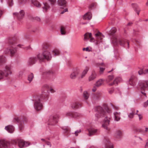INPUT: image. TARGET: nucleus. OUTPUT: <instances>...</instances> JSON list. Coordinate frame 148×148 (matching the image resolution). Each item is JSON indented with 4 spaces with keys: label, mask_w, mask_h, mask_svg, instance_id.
Masks as SVG:
<instances>
[{
    "label": "nucleus",
    "mask_w": 148,
    "mask_h": 148,
    "mask_svg": "<svg viewBox=\"0 0 148 148\" xmlns=\"http://www.w3.org/2000/svg\"><path fill=\"white\" fill-rule=\"evenodd\" d=\"M43 6L42 7L43 11L44 12H46L50 8L49 5L47 2L43 3Z\"/></svg>",
    "instance_id": "nucleus-29"
},
{
    "label": "nucleus",
    "mask_w": 148,
    "mask_h": 148,
    "mask_svg": "<svg viewBox=\"0 0 148 148\" xmlns=\"http://www.w3.org/2000/svg\"><path fill=\"white\" fill-rule=\"evenodd\" d=\"M3 71L6 77H8L12 73V66L9 65H6L5 67V70Z\"/></svg>",
    "instance_id": "nucleus-13"
},
{
    "label": "nucleus",
    "mask_w": 148,
    "mask_h": 148,
    "mask_svg": "<svg viewBox=\"0 0 148 148\" xmlns=\"http://www.w3.org/2000/svg\"><path fill=\"white\" fill-rule=\"evenodd\" d=\"M14 17H16L18 19H22L25 15V12L24 10H21L19 12H14L13 13Z\"/></svg>",
    "instance_id": "nucleus-15"
},
{
    "label": "nucleus",
    "mask_w": 148,
    "mask_h": 148,
    "mask_svg": "<svg viewBox=\"0 0 148 148\" xmlns=\"http://www.w3.org/2000/svg\"><path fill=\"white\" fill-rule=\"evenodd\" d=\"M60 32L61 34L62 35L65 34L66 32L65 31V28L63 27H62L60 29Z\"/></svg>",
    "instance_id": "nucleus-46"
},
{
    "label": "nucleus",
    "mask_w": 148,
    "mask_h": 148,
    "mask_svg": "<svg viewBox=\"0 0 148 148\" xmlns=\"http://www.w3.org/2000/svg\"><path fill=\"white\" fill-rule=\"evenodd\" d=\"M92 14L90 12H88L85 14L83 16V18L84 20H90L92 18Z\"/></svg>",
    "instance_id": "nucleus-27"
},
{
    "label": "nucleus",
    "mask_w": 148,
    "mask_h": 148,
    "mask_svg": "<svg viewBox=\"0 0 148 148\" xmlns=\"http://www.w3.org/2000/svg\"><path fill=\"white\" fill-rule=\"evenodd\" d=\"M110 116V115L106 116L104 120L103 124L102 125V127L105 129L109 130L110 129L108 127L109 125L110 122L111 120Z\"/></svg>",
    "instance_id": "nucleus-10"
},
{
    "label": "nucleus",
    "mask_w": 148,
    "mask_h": 148,
    "mask_svg": "<svg viewBox=\"0 0 148 148\" xmlns=\"http://www.w3.org/2000/svg\"><path fill=\"white\" fill-rule=\"evenodd\" d=\"M5 129L8 132L12 133L14 130V128L13 125H9L5 126Z\"/></svg>",
    "instance_id": "nucleus-24"
},
{
    "label": "nucleus",
    "mask_w": 148,
    "mask_h": 148,
    "mask_svg": "<svg viewBox=\"0 0 148 148\" xmlns=\"http://www.w3.org/2000/svg\"><path fill=\"white\" fill-rule=\"evenodd\" d=\"M137 81L136 79L134 76H132L129 79V84L132 86L136 84Z\"/></svg>",
    "instance_id": "nucleus-25"
},
{
    "label": "nucleus",
    "mask_w": 148,
    "mask_h": 148,
    "mask_svg": "<svg viewBox=\"0 0 148 148\" xmlns=\"http://www.w3.org/2000/svg\"><path fill=\"white\" fill-rule=\"evenodd\" d=\"M133 131L134 133H137L140 132L141 130L138 127H134L133 129Z\"/></svg>",
    "instance_id": "nucleus-42"
},
{
    "label": "nucleus",
    "mask_w": 148,
    "mask_h": 148,
    "mask_svg": "<svg viewBox=\"0 0 148 148\" xmlns=\"http://www.w3.org/2000/svg\"><path fill=\"white\" fill-rule=\"evenodd\" d=\"M82 107L81 104L79 102H75L72 103L71 105V108L73 109H78Z\"/></svg>",
    "instance_id": "nucleus-22"
},
{
    "label": "nucleus",
    "mask_w": 148,
    "mask_h": 148,
    "mask_svg": "<svg viewBox=\"0 0 148 148\" xmlns=\"http://www.w3.org/2000/svg\"><path fill=\"white\" fill-rule=\"evenodd\" d=\"M48 1L51 2V4H52L55 3L56 1V0H48Z\"/></svg>",
    "instance_id": "nucleus-57"
},
{
    "label": "nucleus",
    "mask_w": 148,
    "mask_h": 148,
    "mask_svg": "<svg viewBox=\"0 0 148 148\" xmlns=\"http://www.w3.org/2000/svg\"><path fill=\"white\" fill-rule=\"evenodd\" d=\"M3 71L0 70V80L6 78Z\"/></svg>",
    "instance_id": "nucleus-37"
},
{
    "label": "nucleus",
    "mask_w": 148,
    "mask_h": 148,
    "mask_svg": "<svg viewBox=\"0 0 148 148\" xmlns=\"http://www.w3.org/2000/svg\"><path fill=\"white\" fill-rule=\"evenodd\" d=\"M51 46L49 45H47L45 46V49H46L44 51L42 54H38L37 55V58L39 61H42L45 59L47 60H51L52 58V56L50 51H51Z\"/></svg>",
    "instance_id": "nucleus-1"
},
{
    "label": "nucleus",
    "mask_w": 148,
    "mask_h": 148,
    "mask_svg": "<svg viewBox=\"0 0 148 148\" xmlns=\"http://www.w3.org/2000/svg\"><path fill=\"white\" fill-rule=\"evenodd\" d=\"M34 77V75L32 73H30L29 75L28 76V80L29 81V83L32 81Z\"/></svg>",
    "instance_id": "nucleus-39"
},
{
    "label": "nucleus",
    "mask_w": 148,
    "mask_h": 148,
    "mask_svg": "<svg viewBox=\"0 0 148 148\" xmlns=\"http://www.w3.org/2000/svg\"><path fill=\"white\" fill-rule=\"evenodd\" d=\"M95 110L97 111L95 116L97 119L104 116L106 114V112L108 114L112 112L111 110L109 108L108 106L106 104L103 105V107L98 106L96 107Z\"/></svg>",
    "instance_id": "nucleus-2"
},
{
    "label": "nucleus",
    "mask_w": 148,
    "mask_h": 148,
    "mask_svg": "<svg viewBox=\"0 0 148 148\" xmlns=\"http://www.w3.org/2000/svg\"><path fill=\"white\" fill-rule=\"evenodd\" d=\"M66 116H72V113L71 112H68L66 113Z\"/></svg>",
    "instance_id": "nucleus-50"
},
{
    "label": "nucleus",
    "mask_w": 148,
    "mask_h": 148,
    "mask_svg": "<svg viewBox=\"0 0 148 148\" xmlns=\"http://www.w3.org/2000/svg\"><path fill=\"white\" fill-rule=\"evenodd\" d=\"M67 11H68V9L67 8H65L64 10H63V11H62L61 12V14H63L64 12H67Z\"/></svg>",
    "instance_id": "nucleus-54"
},
{
    "label": "nucleus",
    "mask_w": 148,
    "mask_h": 148,
    "mask_svg": "<svg viewBox=\"0 0 148 148\" xmlns=\"http://www.w3.org/2000/svg\"><path fill=\"white\" fill-rule=\"evenodd\" d=\"M148 142L146 143V144L145 146V148H146L148 146Z\"/></svg>",
    "instance_id": "nucleus-63"
},
{
    "label": "nucleus",
    "mask_w": 148,
    "mask_h": 148,
    "mask_svg": "<svg viewBox=\"0 0 148 148\" xmlns=\"http://www.w3.org/2000/svg\"><path fill=\"white\" fill-rule=\"evenodd\" d=\"M16 143L18 144L19 147L20 148L27 147L30 145V143L29 142H25L22 140L19 139L17 140Z\"/></svg>",
    "instance_id": "nucleus-11"
},
{
    "label": "nucleus",
    "mask_w": 148,
    "mask_h": 148,
    "mask_svg": "<svg viewBox=\"0 0 148 148\" xmlns=\"http://www.w3.org/2000/svg\"><path fill=\"white\" fill-rule=\"evenodd\" d=\"M88 135L89 136H92L98 133V130L92 127H91L88 130Z\"/></svg>",
    "instance_id": "nucleus-16"
},
{
    "label": "nucleus",
    "mask_w": 148,
    "mask_h": 148,
    "mask_svg": "<svg viewBox=\"0 0 148 148\" xmlns=\"http://www.w3.org/2000/svg\"><path fill=\"white\" fill-rule=\"evenodd\" d=\"M135 114H138L135 113V110L134 108H131L130 112L127 114L128 118L131 119L134 118Z\"/></svg>",
    "instance_id": "nucleus-18"
},
{
    "label": "nucleus",
    "mask_w": 148,
    "mask_h": 148,
    "mask_svg": "<svg viewBox=\"0 0 148 148\" xmlns=\"http://www.w3.org/2000/svg\"><path fill=\"white\" fill-rule=\"evenodd\" d=\"M138 88L141 90V93L145 95L146 93L143 91L146 88H148V81H140L138 82Z\"/></svg>",
    "instance_id": "nucleus-6"
},
{
    "label": "nucleus",
    "mask_w": 148,
    "mask_h": 148,
    "mask_svg": "<svg viewBox=\"0 0 148 148\" xmlns=\"http://www.w3.org/2000/svg\"><path fill=\"white\" fill-rule=\"evenodd\" d=\"M116 29L115 27H112L108 33L110 36H113V38H112V42L114 44L119 43L121 45L123 46H124L126 43H127L128 46L129 43L128 42H127L125 40L123 39H118L116 36L113 35L116 32Z\"/></svg>",
    "instance_id": "nucleus-3"
},
{
    "label": "nucleus",
    "mask_w": 148,
    "mask_h": 148,
    "mask_svg": "<svg viewBox=\"0 0 148 148\" xmlns=\"http://www.w3.org/2000/svg\"><path fill=\"white\" fill-rule=\"evenodd\" d=\"M97 75L96 73L94 71H93L91 74L88 77V81H91L94 79L96 78Z\"/></svg>",
    "instance_id": "nucleus-30"
},
{
    "label": "nucleus",
    "mask_w": 148,
    "mask_h": 148,
    "mask_svg": "<svg viewBox=\"0 0 148 148\" xmlns=\"http://www.w3.org/2000/svg\"><path fill=\"white\" fill-rule=\"evenodd\" d=\"M57 2L61 8H63L66 6V1L65 0H58Z\"/></svg>",
    "instance_id": "nucleus-19"
},
{
    "label": "nucleus",
    "mask_w": 148,
    "mask_h": 148,
    "mask_svg": "<svg viewBox=\"0 0 148 148\" xmlns=\"http://www.w3.org/2000/svg\"><path fill=\"white\" fill-rule=\"evenodd\" d=\"M148 106V100L147 101L144 103L143 106L144 107H145Z\"/></svg>",
    "instance_id": "nucleus-53"
},
{
    "label": "nucleus",
    "mask_w": 148,
    "mask_h": 148,
    "mask_svg": "<svg viewBox=\"0 0 148 148\" xmlns=\"http://www.w3.org/2000/svg\"><path fill=\"white\" fill-rule=\"evenodd\" d=\"M32 4L34 6L37 8H40L41 7L40 3L37 0H32Z\"/></svg>",
    "instance_id": "nucleus-32"
},
{
    "label": "nucleus",
    "mask_w": 148,
    "mask_h": 148,
    "mask_svg": "<svg viewBox=\"0 0 148 148\" xmlns=\"http://www.w3.org/2000/svg\"><path fill=\"white\" fill-rule=\"evenodd\" d=\"M80 73V70L79 69L77 68L74 69L70 75V77L72 79H75Z\"/></svg>",
    "instance_id": "nucleus-12"
},
{
    "label": "nucleus",
    "mask_w": 148,
    "mask_h": 148,
    "mask_svg": "<svg viewBox=\"0 0 148 148\" xmlns=\"http://www.w3.org/2000/svg\"><path fill=\"white\" fill-rule=\"evenodd\" d=\"M43 89L44 90V91L42 92V96L44 98L47 97L48 94L47 93L49 90V89L50 92L51 93H54L55 92V91L52 88H49V86L47 84L44 85L43 87Z\"/></svg>",
    "instance_id": "nucleus-8"
},
{
    "label": "nucleus",
    "mask_w": 148,
    "mask_h": 148,
    "mask_svg": "<svg viewBox=\"0 0 148 148\" xmlns=\"http://www.w3.org/2000/svg\"><path fill=\"white\" fill-rule=\"evenodd\" d=\"M105 146L107 148H113V145L111 143L109 140L108 138H106L103 141Z\"/></svg>",
    "instance_id": "nucleus-21"
},
{
    "label": "nucleus",
    "mask_w": 148,
    "mask_h": 148,
    "mask_svg": "<svg viewBox=\"0 0 148 148\" xmlns=\"http://www.w3.org/2000/svg\"><path fill=\"white\" fill-rule=\"evenodd\" d=\"M59 118L58 114L51 116L48 119V124L51 125H55L58 122Z\"/></svg>",
    "instance_id": "nucleus-7"
},
{
    "label": "nucleus",
    "mask_w": 148,
    "mask_h": 148,
    "mask_svg": "<svg viewBox=\"0 0 148 148\" xmlns=\"http://www.w3.org/2000/svg\"><path fill=\"white\" fill-rule=\"evenodd\" d=\"M17 51V49L16 48L14 47L13 46H10L9 48H7L4 51L5 53H7L10 52V54L12 56L14 55Z\"/></svg>",
    "instance_id": "nucleus-14"
},
{
    "label": "nucleus",
    "mask_w": 148,
    "mask_h": 148,
    "mask_svg": "<svg viewBox=\"0 0 148 148\" xmlns=\"http://www.w3.org/2000/svg\"><path fill=\"white\" fill-rule=\"evenodd\" d=\"M38 31L37 29V28H36L35 30H33V32H37Z\"/></svg>",
    "instance_id": "nucleus-64"
},
{
    "label": "nucleus",
    "mask_w": 148,
    "mask_h": 148,
    "mask_svg": "<svg viewBox=\"0 0 148 148\" xmlns=\"http://www.w3.org/2000/svg\"><path fill=\"white\" fill-rule=\"evenodd\" d=\"M40 98L44 99L42 96V95L40 97H34L33 100L34 101V106L35 110L38 111L42 109L43 106L42 103L41 102Z\"/></svg>",
    "instance_id": "nucleus-4"
},
{
    "label": "nucleus",
    "mask_w": 148,
    "mask_h": 148,
    "mask_svg": "<svg viewBox=\"0 0 148 148\" xmlns=\"http://www.w3.org/2000/svg\"><path fill=\"white\" fill-rule=\"evenodd\" d=\"M138 73L139 75H141L143 74H148V69L145 70H141L138 71Z\"/></svg>",
    "instance_id": "nucleus-36"
},
{
    "label": "nucleus",
    "mask_w": 148,
    "mask_h": 148,
    "mask_svg": "<svg viewBox=\"0 0 148 148\" xmlns=\"http://www.w3.org/2000/svg\"><path fill=\"white\" fill-rule=\"evenodd\" d=\"M104 80L102 79H100L98 80L95 84V86L97 87H99L101 86L103 83Z\"/></svg>",
    "instance_id": "nucleus-33"
},
{
    "label": "nucleus",
    "mask_w": 148,
    "mask_h": 148,
    "mask_svg": "<svg viewBox=\"0 0 148 148\" xmlns=\"http://www.w3.org/2000/svg\"><path fill=\"white\" fill-rule=\"evenodd\" d=\"M114 76L113 75H110L108 76V78L106 79V82L108 83V85L110 86H112L114 85H117L121 80V79L120 78H116L113 82L110 83L114 79Z\"/></svg>",
    "instance_id": "nucleus-5"
},
{
    "label": "nucleus",
    "mask_w": 148,
    "mask_h": 148,
    "mask_svg": "<svg viewBox=\"0 0 148 148\" xmlns=\"http://www.w3.org/2000/svg\"><path fill=\"white\" fill-rule=\"evenodd\" d=\"M45 143L47 144V145H49L50 147H51V143L47 141Z\"/></svg>",
    "instance_id": "nucleus-56"
},
{
    "label": "nucleus",
    "mask_w": 148,
    "mask_h": 148,
    "mask_svg": "<svg viewBox=\"0 0 148 148\" xmlns=\"http://www.w3.org/2000/svg\"><path fill=\"white\" fill-rule=\"evenodd\" d=\"M101 96L100 93H97L96 94L93 95V97L95 99H98Z\"/></svg>",
    "instance_id": "nucleus-47"
},
{
    "label": "nucleus",
    "mask_w": 148,
    "mask_h": 148,
    "mask_svg": "<svg viewBox=\"0 0 148 148\" xmlns=\"http://www.w3.org/2000/svg\"><path fill=\"white\" fill-rule=\"evenodd\" d=\"M114 108V109H115V110H117L119 109V108L117 106H115L114 107H113V105L112 104V103L110 104Z\"/></svg>",
    "instance_id": "nucleus-60"
},
{
    "label": "nucleus",
    "mask_w": 148,
    "mask_h": 148,
    "mask_svg": "<svg viewBox=\"0 0 148 148\" xmlns=\"http://www.w3.org/2000/svg\"><path fill=\"white\" fill-rule=\"evenodd\" d=\"M8 3L9 6H12L14 4L13 0H9L8 1Z\"/></svg>",
    "instance_id": "nucleus-48"
},
{
    "label": "nucleus",
    "mask_w": 148,
    "mask_h": 148,
    "mask_svg": "<svg viewBox=\"0 0 148 148\" xmlns=\"http://www.w3.org/2000/svg\"><path fill=\"white\" fill-rule=\"evenodd\" d=\"M27 0H18V4L20 5H23L26 2Z\"/></svg>",
    "instance_id": "nucleus-44"
},
{
    "label": "nucleus",
    "mask_w": 148,
    "mask_h": 148,
    "mask_svg": "<svg viewBox=\"0 0 148 148\" xmlns=\"http://www.w3.org/2000/svg\"><path fill=\"white\" fill-rule=\"evenodd\" d=\"M89 69L88 67H86L84 70L83 71L80 76L78 77V79L80 80L83 78L85 76Z\"/></svg>",
    "instance_id": "nucleus-20"
},
{
    "label": "nucleus",
    "mask_w": 148,
    "mask_h": 148,
    "mask_svg": "<svg viewBox=\"0 0 148 148\" xmlns=\"http://www.w3.org/2000/svg\"><path fill=\"white\" fill-rule=\"evenodd\" d=\"M114 91V89L113 88H111L109 90V93L110 94H112L113 93Z\"/></svg>",
    "instance_id": "nucleus-51"
},
{
    "label": "nucleus",
    "mask_w": 148,
    "mask_h": 148,
    "mask_svg": "<svg viewBox=\"0 0 148 148\" xmlns=\"http://www.w3.org/2000/svg\"><path fill=\"white\" fill-rule=\"evenodd\" d=\"M122 135L121 131L120 130H117L115 132L114 136L116 138H120L121 137Z\"/></svg>",
    "instance_id": "nucleus-31"
},
{
    "label": "nucleus",
    "mask_w": 148,
    "mask_h": 148,
    "mask_svg": "<svg viewBox=\"0 0 148 148\" xmlns=\"http://www.w3.org/2000/svg\"><path fill=\"white\" fill-rule=\"evenodd\" d=\"M114 120L117 121H119L121 118V113L120 112H114Z\"/></svg>",
    "instance_id": "nucleus-28"
},
{
    "label": "nucleus",
    "mask_w": 148,
    "mask_h": 148,
    "mask_svg": "<svg viewBox=\"0 0 148 148\" xmlns=\"http://www.w3.org/2000/svg\"><path fill=\"white\" fill-rule=\"evenodd\" d=\"M14 122H16L18 123L19 129L20 130H22L24 128V124L23 119L21 118H15L13 120Z\"/></svg>",
    "instance_id": "nucleus-9"
},
{
    "label": "nucleus",
    "mask_w": 148,
    "mask_h": 148,
    "mask_svg": "<svg viewBox=\"0 0 148 148\" xmlns=\"http://www.w3.org/2000/svg\"><path fill=\"white\" fill-rule=\"evenodd\" d=\"M62 129L63 130V132L64 133H66L70 130V128L68 126H64L62 128Z\"/></svg>",
    "instance_id": "nucleus-38"
},
{
    "label": "nucleus",
    "mask_w": 148,
    "mask_h": 148,
    "mask_svg": "<svg viewBox=\"0 0 148 148\" xmlns=\"http://www.w3.org/2000/svg\"><path fill=\"white\" fill-rule=\"evenodd\" d=\"M41 140L45 143H46V142L47 141L46 140L42 138L41 139Z\"/></svg>",
    "instance_id": "nucleus-62"
},
{
    "label": "nucleus",
    "mask_w": 148,
    "mask_h": 148,
    "mask_svg": "<svg viewBox=\"0 0 148 148\" xmlns=\"http://www.w3.org/2000/svg\"><path fill=\"white\" fill-rule=\"evenodd\" d=\"M53 73V72L51 70H47L43 73V74L44 75H49Z\"/></svg>",
    "instance_id": "nucleus-45"
},
{
    "label": "nucleus",
    "mask_w": 148,
    "mask_h": 148,
    "mask_svg": "<svg viewBox=\"0 0 148 148\" xmlns=\"http://www.w3.org/2000/svg\"><path fill=\"white\" fill-rule=\"evenodd\" d=\"M134 5L135 7H136V8H134V10L136 12L137 14L138 15L140 11V10L139 7L137 6L136 5Z\"/></svg>",
    "instance_id": "nucleus-43"
},
{
    "label": "nucleus",
    "mask_w": 148,
    "mask_h": 148,
    "mask_svg": "<svg viewBox=\"0 0 148 148\" xmlns=\"http://www.w3.org/2000/svg\"><path fill=\"white\" fill-rule=\"evenodd\" d=\"M96 86H95L93 87V88L92 89V91L93 92H95L96 91V90H97V88H96Z\"/></svg>",
    "instance_id": "nucleus-58"
},
{
    "label": "nucleus",
    "mask_w": 148,
    "mask_h": 148,
    "mask_svg": "<svg viewBox=\"0 0 148 148\" xmlns=\"http://www.w3.org/2000/svg\"><path fill=\"white\" fill-rule=\"evenodd\" d=\"M6 61V59L5 57L3 56H0V64L4 63Z\"/></svg>",
    "instance_id": "nucleus-41"
},
{
    "label": "nucleus",
    "mask_w": 148,
    "mask_h": 148,
    "mask_svg": "<svg viewBox=\"0 0 148 148\" xmlns=\"http://www.w3.org/2000/svg\"><path fill=\"white\" fill-rule=\"evenodd\" d=\"M92 34L91 33H86L84 35V40L87 41L88 39L91 38Z\"/></svg>",
    "instance_id": "nucleus-34"
},
{
    "label": "nucleus",
    "mask_w": 148,
    "mask_h": 148,
    "mask_svg": "<svg viewBox=\"0 0 148 148\" xmlns=\"http://www.w3.org/2000/svg\"><path fill=\"white\" fill-rule=\"evenodd\" d=\"M9 145V143L5 140H0V148H8Z\"/></svg>",
    "instance_id": "nucleus-17"
},
{
    "label": "nucleus",
    "mask_w": 148,
    "mask_h": 148,
    "mask_svg": "<svg viewBox=\"0 0 148 148\" xmlns=\"http://www.w3.org/2000/svg\"><path fill=\"white\" fill-rule=\"evenodd\" d=\"M54 54V56H59L60 54V51L59 50L57 49H55L52 51H51Z\"/></svg>",
    "instance_id": "nucleus-35"
},
{
    "label": "nucleus",
    "mask_w": 148,
    "mask_h": 148,
    "mask_svg": "<svg viewBox=\"0 0 148 148\" xmlns=\"http://www.w3.org/2000/svg\"><path fill=\"white\" fill-rule=\"evenodd\" d=\"M37 60H38V59L37 58V57H33L30 58L28 62V64L29 65H31L34 64Z\"/></svg>",
    "instance_id": "nucleus-23"
},
{
    "label": "nucleus",
    "mask_w": 148,
    "mask_h": 148,
    "mask_svg": "<svg viewBox=\"0 0 148 148\" xmlns=\"http://www.w3.org/2000/svg\"><path fill=\"white\" fill-rule=\"evenodd\" d=\"M83 51H90V50H89V48L88 47H87L86 48H83Z\"/></svg>",
    "instance_id": "nucleus-55"
},
{
    "label": "nucleus",
    "mask_w": 148,
    "mask_h": 148,
    "mask_svg": "<svg viewBox=\"0 0 148 148\" xmlns=\"http://www.w3.org/2000/svg\"><path fill=\"white\" fill-rule=\"evenodd\" d=\"M35 19L37 21H40V18L38 17H36L35 18Z\"/></svg>",
    "instance_id": "nucleus-59"
},
{
    "label": "nucleus",
    "mask_w": 148,
    "mask_h": 148,
    "mask_svg": "<svg viewBox=\"0 0 148 148\" xmlns=\"http://www.w3.org/2000/svg\"><path fill=\"white\" fill-rule=\"evenodd\" d=\"M81 132V130H77L75 131V134L76 136L78 135V134L80 133Z\"/></svg>",
    "instance_id": "nucleus-49"
},
{
    "label": "nucleus",
    "mask_w": 148,
    "mask_h": 148,
    "mask_svg": "<svg viewBox=\"0 0 148 148\" xmlns=\"http://www.w3.org/2000/svg\"><path fill=\"white\" fill-rule=\"evenodd\" d=\"M95 36L96 37V39L98 41H101L103 38L104 37V36L101 33L98 32L95 34Z\"/></svg>",
    "instance_id": "nucleus-26"
},
{
    "label": "nucleus",
    "mask_w": 148,
    "mask_h": 148,
    "mask_svg": "<svg viewBox=\"0 0 148 148\" xmlns=\"http://www.w3.org/2000/svg\"><path fill=\"white\" fill-rule=\"evenodd\" d=\"M105 70V68H102V67H100V73H102L103 71Z\"/></svg>",
    "instance_id": "nucleus-52"
},
{
    "label": "nucleus",
    "mask_w": 148,
    "mask_h": 148,
    "mask_svg": "<svg viewBox=\"0 0 148 148\" xmlns=\"http://www.w3.org/2000/svg\"><path fill=\"white\" fill-rule=\"evenodd\" d=\"M138 116V117H139V119L140 120H141V119H142V116L141 115V114H137Z\"/></svg>",
    "instance_id": "nucleus-61"
},
{
    "label": "nucleus",
    "mask_w": 148,
    "mask_h": 148,
    "mask_svg": "<svg viewBox=\"0 0 148 148\" xmlns=\"http://www.w3.org/2000/svg\"><path fill=\"white\" fill-rule=\"evenodd\" d=\"M83 97L85 99H87L89 97V95L86 91H85L83 93Z\"/></svg>",
    "instance_id": "nucleus-40"
}]
</instances>
